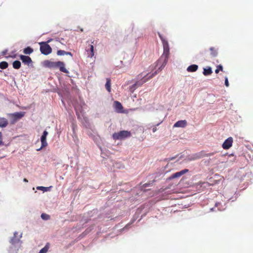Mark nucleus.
Returning a JSON list of instances; mask_svg holds the SVG:
<instances>
[{"mask_svg": "<svg viewBox=\"0 0 253 253\" xmlns=\"http://www.w3.org/2000/svg\"><path fill=\"white\" fill-rule=\"evenodd\" d=\"M158 35L161 40L163 46V53L157 61L156 64L150 66L148 69L144 71L137 75V81L132 86L136 88L155 76L167 64L169 55V47L168 41L160 33Z\"/></svg>", "mask_w": 253, "mask_h": 253, "instance_id": "obj_1", "label": "nucleus"}, {"mask_svg": "<svg viewBox=\"0 0 253 253\" xmlns=\"http://www.w3.org/2000/svg\"><path fill=\"white\" fill-rule=\"evenodd\" d=\"M43 66L49 68H59L61 72L65 73H69V71L65 67V63L62 61L53 62L46 60L43 62Z\"/></svg>", "mask_w": 253, "mask_h": 253, "instance_id": "obj_2", "label": "nucleus"}, {"mask_svg": "<svg viewBox=\"0 0 253 253\" xmlns=\"http://www.w3.org/2000/svg\"><path fill=\"white\" fill-rule=\"evenodd\" d=\"M131 135V132L127 130H122L118 132H115L112 135V137L114 140H122L127 137H129Z\"/></svg>", "mask_w": 253, "mask_h": 253, "instance_id": "obj_3", "label": "nucleus"}, {"mask_svg": "<svg viewBox=\"0 0 253 253\" xmlns=\"http://www.w3.org/2000/svg\"><path fill=\"white\" fill-rule=\"evenodd\" d=\"M40 45V51L44 55H48L52 52V48L46 42H41Z\"/></svg>", "mask_w": 253, "mask_h": 253, "instance_id": "obj_4", "label": "nucleus"}, {"mask_svg": "<svg viewBox=\"0 0 253 253\" xmlns=\"http://www.w3.org/2000/svg\"><path fill=\"white\" fill-rule=\"evenodd\" d=\"M214 153H204L203 151L194 154L192 157L190 159V160H195L197 159H199L202 158L204 157H210L213 155Z\"/></svg>", "mask_w": 253, "mask_h": 253, "instance_id": "obj_5", "label": "nucleus"}, {"mask_svg": "<svg viewBox=\"0 0 253 253\" xmlns=\"http://www.w3.org/2000/svg\"><path fill=\"white\" fill-rule=\"evenodd\" d=\"M25 113L24 112H16L10 114V116L13 122H15L21 119L25 115Z\"/></svg>", "mask_w": 253, "mask_h": 253, "instance_id": "obj_6", "label": "nucleus"}, {"mask_svg": "<svg viewBox=\"0 0 253 253\" xmlns=\"http://www.w3.org/2000/svg\"><path fill=\"white\" fill-rule=\"evenodd\" d=\"M233 139L232 137H228L226 139L222 144V148L224 149L227 150L229 149L232 145Z\"/></svg>", "mask_w": 253, "mask_h": 253, "instance_id": "obj_7", "label": "nucleus"}, {"mask_svg": "<svg viewBox=\"0 0 253 253\" xmlns=\"http://www.w3.org/2000/svg\"><path fill=\"white\" fill-rule=\"evenodd\" d=\"M94 41L92 42L91 44H89L88 46H86L85 48V50L87 53L88 56L91 58L94 55V46L92 44L94 43Z\"/></svg>", "mask_w": 253, "mask_h": 253, "instance_id": "obj_8", "label": "nucleus"}, {"mask_svg": "<svg viewBox=\"0 0 253 253\" xmlns=\"http://www.w3.org/2000/svg\"><path fill=\"white\" fill-rule=\"evenodd\" d=\"M22 237V234H19L18 232H15L14 233V236L10 240V243L12 245H14L16 243H18L20 238Z\"/></svg>", "mask_w": 253, "mask_h": 253, "instance_id": "obj_9", "label": "nucleus"}, {"mask_svg": "<svg viewBox=\"0 0 253 253\" xmlns=\"http://www.w3.org/2000/svg\"><path fill=\"white\" fill-rule=\"evenodd\" d=\"M48 135V132L46 130H44L43 132L42 135L41 136V140L42 142V147L41 148L44 147L47 145V143L46 141V136Z\"/></svg>", "mask_w": 253, "mask_h": 253, "instance_id": "obj_10", "label": "nucleus"}, {"mask_svg": "<svg viewBox=\"0 0 253 253\" xmlns=\"http://www.w3.org/2000/svg\"><path fill=\"white\" fill-rule=\"evenodd\" d=\"M20 59L23 63L28 65L32 63L31 58L28 56L21 55L20 56Z\"/></svg>", "mask_w": 253, "mask_h": 253, "instance_id": "obj_11", "label": "nucleus"}, {"mask_svg": "<svg viewBox=\"0 0 253 253\" xmlns=\"http://www.w3.org/2000/svg\"><path fill=\"white\" fill-rule=\"evenodd\" d=\"M114 107L117 113H123V107L122 104L117 101L114 102Z\"/></svg>", "mask_w": 253, "mask_h": 253, "instance_id": "obj_12", "label": "nucleus"}, {"mask_svg": "<svg viewBox=\"0 0 253 253\" xmlns=\"http://www.w3.org/2000/svg\"><path fill=\"white\" fill-rule=\"evenodd\" d=\"M187 124L186 120H180L176 122L173 125L174 127H185Z\"/></svg>", "mask_w": 253, "mask_h": 253, "instance_id": "obj_13", "label": "nucleus"}, {"mask_svg": "<svg viewBox=\"0 0 253 253\" xmlns=\"http://www.w3.org/2000/svg\"><path fill=\"white\" fill-rule=\"evenodd\" d=\"M8 125V121L7 119L4 117H0V127H6Z\"/></svg>", "mask_w": 253, "mask_h": 253, "instance_id": "obj_14", "label": "nucleus"}, {"mask_svg": "<svg viewBox=\"0 0 253 253\" xmlns=\"http://www.w3.org/2000/svg\"><path fill=\"white\" fill-rule=\"evenodd\" d=\"M189 171L188 169H184L183 170H182L179 172H177L174 174H173L171 176V177L173 178H177L180 177L183 174H185V173Z\"/></svg>", "mask_w": 253, "mask_h": 253, "instance_id": "obj_15", "label": "nucleus"}, {"mask_svg": "<svg viewBox=\"0 0 253 253\" xmlns=\"http://www.w3.org/2000/svg\"><path fill=\"white\" fill-rule=\"evenodd\" d=\"M210 55L212 57H216L218 55L217 49L214 47H211L210 48Z\"/></svg>", "mask_w": 253, "mask_h": 253, "instance_id": "obj_16", "label": "nucleus"}, {"mask_svg": "<svg viewBox=\"0 0 253 253\" xmlns=\"http://www.w3.org/2000/svg\"><path fill=\"white\" fill-rule=\"evenodd\" d=\"M198 66L196 64H193L188 67L187 71L189 72H194L198 70Z\"/></svg>", "mask_w": 253, "mask_h": 253, "instance_id": "obj_17", "label": "nucleus"}, {"mask_svg": "<svg viewBox=\"0 0 253 253\" xmlns=\"http://www.w3.org/2000/svg\"><path fill=\"white\" fill-rule=\"evenodd\" d=\"M212 71L211 67H208L207 68H204V71H203V73L205 76L210 75L212 74Z\"/></svg>", "mask_w": 253, "mask_h": 253, "instance_id": "obj_18", "label": "nucleus"}, {"mask_svg": "<svg viewBox=\"0 0 253 253\" xmlns=\"http://www.w3.org/2000/svg\"><path fill=\"white\" fill-rule=\"evenodd\" d=\"M111 80L109 78L106 79V83L105 84V87L107 91L109 92H111Z\"/></svg>", "mask_w": 253, "mask_h": 253, "instance_id": "obj_19", "label": "nucleus"}, {"mask_svg": "<svg viewBox=\"0 0 253 253\" xmlns=\"http://www.w3.org/2000/svg\"><path fill=\"white\" fill-rule=\"evenodd\" d=\"M21 62L18 60H15L12 63L13 67L15 69H19L21 67Z\"/></svg>", "mask_w": 253, "mask_h": 253, "instance_id": "obj_20", "label": "nucleus"}, {"mask_svg": "<svg viewBox=\"0 0 253 253\" xmlns=\"http://www.w3.org/2000/svg\"><path fill=\"white\" fill-rule=\"evenodd\" d=\"M50 244L49 243H46L45 246L42 249L39 253H46L49 248Z\"/></svg>", "mask_w": 253, "mask_h": 253, "instance_id": "obj_21", "label": "nucleus"}, {"mask_svg": "<svg viewBox=\"0 0 253 253\" xmlns=\"http://www.w3.org/2000/svg\"><path fill=\"white\" fill-rule=\"evenodd\" d=\"M33 49L29 46L26 47L23 50V53L25 54H30L33 53Z\"/></svg>", "mask_w": 253, "mask_h": 253, "instance_id": "obj_22", "label": "nucleus"}, {"mask_svg": "<svg viewBox=\"0 0 253 253\" xmlns=\"http://www.w3.org/2000/svg\"><path fill=\"white\" fill-rule=\"evenodd\" d=\"M8 64L6 61H2L0 63V68L5 69L7 68Z\"/></svg>", "mask_w": 253, "mask_h": 253, "instance_id": "obj_23", "label": "nucleus"}, {"mask_svg": "<svg viewBox=\"0 0 253 253\" xmlns=\"http://www.w3.org/2000/svg\"><path fill=\"white\" fill-rule=\"evenodd\" d=\"M41 217L43 220H48L50 218V216L45 213H43L41 214Z\"/></svg>", "mask_w": 253, "mask_h": 253, "instance_id": "obj_24", "label": "nucleus"}, {"mask_svg": "<svg viewBox=\"0 0 253 253\" xmlns=\"http://www.w3.org/2000/svg\"><path fill=\"white\" fill-rule=\"evenodd\" d=\"M66 51L62 50H59L57 52V54L59 56H63L66 55Z\"/></svg>", "mask_w": 253, "mask_h": 253, "instance_id": "obj_25", "label": "nucleus"}, {"mask_svg": "<svg viewBox=\"0 0 253 253\" xmlns=\"http://www.w3.org/2000/svg\"><path fill=\"white\" fill-rule=\"evenodd\" d=\"M223 70V67L221 65H219L217 66L216 70H215V72L216 74H218L219 71Z\"/></svg>", "mask_w": 253, "mask_h": 253, "instance_id": "obj_26", "label": "nucleus"}, {"mask_svg": "<svg viewBox=\"0 0 253 253\" xmlns=\"http://www.w3.org/2000/svg\"><path fill=\"white\" fill-rule=\"evenodd\" d=\"M48 187H43V186H38L37 187V189L38 190H42L43 192L47 191L48 190Z\"/></svg>", "mask_w": 253, "mask_h": 253, "instance_id": "obj_27", "label": "nucleus"}, {"mask_svg": "<svg viewBox=\"0 0 253 253\" xmlns=\"http://www.w3.org/2000/svg\"><path fill=\"white\" fill-rule=\"evenodd\" d=\"M3 145L2 141V134L1 132H0V146Z\"/></svg>", "mask_w": 253, "mask_h": 253, "instance_id": "obj_28", "label": "nucleus"}, {"mask_svg": "<svg viewBox=\"0 0 253 253\" xmlns=\"http://www.w3.org/2000/svg\"><path fill=\"white\" fill-rule=\"evenodd\" d=\"M225 85L227 87H228L229 85V84L228 82V80L227 77H225Z\"/></svg>", "mask_w": 253, "mask_h": 253, "instance_id": "obj_29", "label": "nucleus"}, {"mask_svg": "<svg viewBox=\"0 0 253 253\" xmlns=\"http://www.w3.org/2000/svg\"><path fill=\"white\" fill-rule=\"evenodd\" d=\"M66 55H70L71 57H72V56H73V54H72V53H71V52H67V51H66Z\"/></svg>", "mask_w": 253, "mask_h": 253, "instance_id": "obj_30", "label": "nucleus"}, {"mask_svg": "<svg viewBox=\"0 0 253 253\" xmlns=\"http://www.w3.org/2000/svg\"><path fill=\"white\" fill-rule=\"evenodd\" d=\"M152 130H153V132H155L157 130V127H153V129H152Z\"/></svg>", "mask_w": 253, "mask_h": 253, "instance_id": "obj_31", "label": "nucleus"}, {"mask_svg": "<svg viewBox=\"0 0 253 253\" xmlns=\"http://www.w3.org/2000/svg\"><path fill=\"white\" fill-rule=\"evenodd\" d=\"M23 181L25 182H28V180L26 178H24Z\"/></svg>", "mask_w": 253, "mask_h": 253, "instance_id": "obj_32", "label": "nucleus"}, {"mask_svg": "<svg viewBox=\"0 0 253 253\" xmlns=\"http://www.w3.org/2000/svg\"><path fill=\"white\" fill-rule=\"evenodd\" d=\"M0 72H1V71L0 70Z\"/></svg>", "mask_w": 253, "mask_h": 253, "instance_id": "obj_33", "label": "nucleus"}]
</instances>
